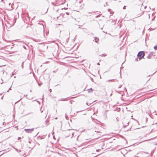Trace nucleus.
<instances>
[{
    "label": "nucleus",
    "instance_id": "1",
    "mask_svg": "<svg viewBox=\"0 0 157 157\" xmlns=\"http://www.w3.org/2000/svg\"><path fill=\"white\" fill-rule=\"evenodd\" d=\"M144 52L143 51H141L138 53L137 56L139 58L140 60L144 57Z\"/></svg>",
    "mask_w": 157,
    "mask_h": 157
},
{
    "label": "nucleus",
    "instance_id": "2",
    "mask_svg": "<svg viewBox=\"0 0 157 157\" xmlns=\"http://www.w3.org/2000/svg\"><path fill=\"white\" fill-rule=\"evenodd\" d=\"M34 129L33 128L31 129H25V131L27 133H31L32 131H33V130Z\"/></svg>",
    "mask_w": 157,
    "mask_h": 157
},
{
    "label": "nucleus",
    "instance_id": "3",
    "mask_svg": "<svg viewBox=\"0 0 157 157\" xmlns=\"http://www.w3.org/2000/svg\"><path fill=\"white\" fill-rule=\"evenodd\" d=\"M74 130H68L67 131V133H71L72 134V137H71V138L74 135V133L72 132V131H73Z\"/></svg>",
    "mask_w": 157,
    "mask_h": 157
},
{
    "label": "nucleus",
    "instance_id": "4",
    "mask_svg": "<svg viewBox=\"0 0 157 157\" xmlns=\"http://www.w3.org/2000/svg\"><path fill=\"white\" fill-rule=\"evenodd\" d=\"M95 41L96 43H98V40H99V39L98 38H97V37H94Z\"/></svg>",
    "mask_w": 157,
    "mask_h": 157
},
{
    "label": "nucleus",
    "instance_id": "5",
    "mask_svg": "<svg viewBox=\"0 0 157 157\" xmlns=\"http://www.w3.org/2000/svg\"><path fill=\"white\" fill-rule=\"evenodd\" d=\"M87 90H88V93H91L93 92V90H92L91 88L90 89H88Z\"/></svg>",
    "mask_w": 157,
    "mask_h": 157
},
{
    "label": "nucleus",
    "instance_id": "6",
    "mask_svg": "<svg viewBox=\"0 0 157 157\" xmlns=\"http://www.w3.org/2000/svg\"><path fill=\"white\" fill-rule=\"evenodd\" d=\"M154 49L155 50H157V45H156L154 47Z\"/></svg>",
    "mask_w": 157,
    "mask_h": 157
},
{
    "label": "nucleus",
    "instance_id": "7",
    "mask_svg": "<svg viewBox=\"0 0 157 157\" xmlns=\"http://www.w3.org/2000/svg\"><path fill=\"white\" fill-rule=\"evenodd\" d=\"M60 100L61 101H65L66 100V99H62Z\"/></svg>",
    "mask_w": 157,
    "mask_h": 157
},
{
    "label": "nucleus",
    "instance_id": "8",
    "mask_svg": "<svg viewBox=\"0 0 157 157\" xmlns=\"http://www.w3.org/2000/svg\"><path fill=\"white\" fill-rule=\"evenodd\" d=\"M66 14H67V15H69V13H68V12H66Z\"/></svg>",
    "mask_w": 157,
    "mask_h": 157
},
{
    "label": "nucleus",
    "instance_id": "9",
    "mask_svg": "<svg viewBox=\"0 0 157 157\" xmlns=\"http://www.w3.org/2000/svg\"><path fill=\"white\" fill-rule=\"evenodd\" d=\"M113 80V79H112V80H108L107 81V82H108V81H112Z\"/></svg>",
    "mask_w": 157,
    "mask_h": 157
},
{
    "label": "nucleus",
    "instance_id": "10",
    "mask_svg": "<svg viewBox=\"0 0 157 157\" xmlns=\"http://www.w3.org/2000/svg\"><path fill=\"white\" fill-rule=\"evenodd\" d=\"M21 139V137H19L18 138V140H20Z\"/></svg>",
    "mask_w": 157,
    "mask_h": 157
},
{
    "label": "nucleus",
    "instance_id": "11",
    "mask_svg": "<svg viewBox=\"0 0 157 157\" xmlns=\"http://www.w3.org/2000/svg\"><path fill=\"white\" fill-rule=\"evenodd\" d=\"M99 150H100V149L96 150L97 151H98Z\"/></svg>",
    "mask_w": 157,
    "mask_h": 157
},
{
    "label": "nucleus",
    "instance_id": "12",
    "mask_svg": "<svg viewBox=\"0 0 157 157\" xmlns=\"http://www.w3.org/2000/svg\"><path fill=\"white\" fill-rule=\"evenodd\" d=\"M155 144V145L157 146V143H155V144Z\"/></svg>",
    "mask_w": 157,
    "mask_h": 157
},
{
    "label": "nucleus",
    "instance_id": "13",
    "mask_svg": "<svg viewBox=\"0 0 157 157\" xmlns=\"http://www.w3.org/2000/svg\"><path fill=\"white\" fill-rule=\"evenodd\" d=\"M125 6H124V7L123 8V9H125Z\"/></svg>",
    "mask_w": 157,
    "mask_h": 157
},
{
    "label": "nucleus",
    "instance_id": "14",
    "mask_svg": "<svg viewBox=\"0 0 157 157\" xmlns=\"http://www.w3.org/2000/svg\"><path fill=\"white\" fill-rule=\"evenodd\" d=\"M11 90V87H10V88L9 89V90Z\"/></svg>",
    "mask_w": 157,
    "mask_h": 157
},
{
    "label": "nucleus",
    "instance_id": "15",
    "mask_svg": "<svg viewBox=\"0 0 157 157\" xmlns=\"http://www.w3.org/2000/svg\"><path fill=\"white\" fill-rule=\"evenodd\" d=\"M49 91H50V92H51V91H52L51 89H50L49 90Z\"/></svg>",
    "mask_w": 157,
    "mask_h": 157
},
{
    "label": "nucleus",
    "instance_id": "16",
    "mask_svg": "<svg viewBox=\"0 0 157 157\" xmlns=\"http://www.w3.org/2000/svg\"><path fill=\"white\" fill-rule=\"evenodd\" d=\"M97 64H98V65H100V64H99V63H97Z\"/></svg>",
    "mask_w": 157,
    "mask_h": 157
},
{
    "label": "nucleus",
    "instance_id": "17",
    "mask_svg": "<svg viewBox=\"0 0 157 157\" xmlns=\"http://www.w3.org/2000/svg\"><path fill=\"white\" fill-rule=\"evenodd\" d=\"M3 98V96L2 97V98H1V99H2Z\"/></svg>",
    "mask_w": 157,
    "mask_h": 157
},
{
    "label": "nucleus",
    "instance_id": "18",
    "mask_svg": "<svg viewBox=\"0 0 157 157\" xmlns=\"http://www.w3.org/2000/svg\"><path fill=\"white\" fill-rule=\"evenodd\" d=\"M86 105H88V103H86Z\"/></svg>",
    "mask_w": 157,
    "mask_h": 157
},
{
    "label": "nucleus",
    "instance_id": "19",
    "mask_svg": "<svg viewBox=\"0 0 157 157\" xmlns=\"http://www.w3.org/2000/svg\"><path fill=\"white\" fill-rule=\"evenodd\" d=\"M47 116V114L45 113V117Z\"/></svg>",
    "mask_w": 157,
    "mask_h": 157
},
{
    "label": "nucleus",
    "instance_id": "20",
    "mask_svg": "<svg viewBox=\"0 0 157 157\" xmlns=\"http://www.w3.org/2000/svg\"><path fill=\"white\" fill-rule=\"evenodd\" d=\"M29 143H31V141H29Z\"/></svg>",
    "mask_w": 157,
    "mask_h": 157
},
{
    "label": "nucleus",
    "instance_id": "21",
    "mask_svg": "<svg viewBox=\"0 0 157 157\" xmlns=\"http://www.w3.org/2000/svg\"><path fill=\"white\" fill-rule=\"evenodd\" d=\"M98 17V16H96V17Z\"/></svg>",
    "mask_w": 157,
    "mask_h": 157
},
{
    "label": "nucleus",
    "instance_id": "22",
    "mask_svg": "<svg viewBox=\"0 0 157 157\" xmlns=\"http://www.w3.org/2000/svg\"><path fill=\"white\" fill-rule=\"evenodd\" d=\"M55 119H57V117L56 118H55Z\"/></svg>",
    "mask_w": 157,
    "mask_h": 157
},
{
    "label": "nucleus",
    "instance_id": "23",
    "mask_svg": "<svg viewBox=\"0 0 157 157\" xmlns=\"http://www.w3.org/2000/svg\"><path fill=\"white\" fill-rule=\"evenodd\" d=\"M43 111H41V113H42L43 112Z\"/></svg>",
    "mask_w": 157,
    "mask_h": 157
},
{
    "label": "nucleus",
    "instance_id": "24",
    "mask_svg": "<svg viewBox=\"0 0 157 157\" xmlns=\"http://www.w3.org/2000/svg\"><path fill=\"white\" fill-rule=\"evenodd\" d=\"M24 47V48H25V47Z\"/></svg>",
    "mask_w": 157,
    "mask_h": 157
},
{
    "label": "nucleus",
    "instance_id": "25",
    "mask_svg": "<svg viewBox=\"0 0 157 157\" xmlns=\"http://www.w3.org/2000/svg\"><path fill=\"white\" fill-rule=\"evenodd\" d=\"M42 108V107H41V108H40V109Z\"/></svg>",
    "mask_w": 157,
    "mask_h": 157
},
{
    "label": "nucleus",
    "instance_id": "26",
    "mask_svg": "<svg viewBox=\"0 0 157 157\" xmlns=\"http://www.w3.org/2000/svg\"><path fill=\"white\" fill-rule=\"evenodd\" d=\"M157 124V123H155V124Z\"/></svg>",
    "mask_w": 157,
    "mask_h": 157
}]
</instances>
